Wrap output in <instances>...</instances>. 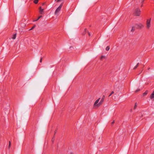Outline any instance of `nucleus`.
Masks as SVG:
<instances>
[{"instance_id":"nucleus-6","label":"nucleus","mask_w":154,"mask_h":154,"mask_svg":"<svg viewBox=\"0 0 154 154\" xmlns=\"http://www.w3.org/2000/svg\"><path fill=\"white\" fill-rule=\"evenodd\" d=\"M136 25L137 27L138 28L140 29H141L143 27V25L141 23L136 24Z\"/></svg>"},{"instance_id":"nucleus-1","label":"nucleus","mask_w":154,"mask_h":154,"mask_svg":"<svg viewBox=\"0 0 154 154\" xmlns=\"http://www.w3.org/2000/svg\"><path fill=\"white\" fill-rule=\"evenodd\" d=\"M151 19H147L146 21V27L147 29H149L150 27L151 26Z\"/></svg>"},{"instance_id":"nucleus-8","label":"nucleus","mask_w":154,"mask_h":154,"mask_svg":"<svg viewBox=\"0 0 154 154\" xmlns=\"http://www.w3.org/2000/svg\"><path fill=\"white\" fill-rule=\"evenodd\" d=\"M39 12L40 14H43V12L44 11V9L43 8H42L41 7H39Z\"/></svg>"},{"instance_id":"nucleus-26","label":"nucleus","mask_w":154,"mask_h":154,"mask_svg":"<svg viewBox=\"0 0 154 154\" xmlns=\"http://www.w3.org/2000/svg\"><path fill=\"white\" fill-rule=\"evenodd\" d=\"M84 30H85V32H87V29H85Z\"/></svg>"},{"instance_id":"nucleus-5","label":"nucleus","mask_w":154,"mask_h":154,"mask_svg":"<svg viewBox=\"0 0 154 154\" xmlns=\"http://www.w3.org/2000/svg\"><path fill=\"white\" fill-rule=\"evenodd\" d=\"M100 98H98L97 100L94 103V106H97V107H98L100 106H98V103L99 101L100 100Z\"/></svg>"},{"instance_id":"nucleus-18","label":"nucleus","mask_w":154,"mask_h":154,"mask_svg":"<svg viewBox=\"0 0 154 154\" xmlns=\"http://www.w3.org/2000/svg\"><path fill=\"white\" fill-rule=\"evenodd\" d=\"M114 91H112L111 92V94H109V97L112 94H114Z\"/></svg>"},{"instance_id":"nucleus-23","label":"nucleus","mask_w":154,"mask_h":154,"mask_svg":"<svg viewBox=\"0 0 154 154\" xmlns=\"http://www.w3.org/2000/svg\"><path fill=\"white\" fill-rule=\"evenodd\" d=\"M140 90L139 89H137L135 91V92H137L139 91H140Z\"/></svg>"},{"instance_id":"nucleus-9","label":"nucleus","mask_w":154,"mask_h":154,"mask_svg":"<svg viewBox=\"0 0 154 154\" xmlns=\"http://www.w3.org/2000/svg\"><path fill=\"white\" fill-rule=\"evenodd\" d=\"M16 34H17L16 33L13 35V36L12 37V38L13 39H14L16 38Z\"/></svg>"},{"instance_id":"nucleus-31","label":"nucleus","mask_w":154,"mask_h":154,"mask_svg":"<svg viewBox=\"0 0 154 154\" xmlns=\"http://www.w3.org/2000/svg\"><path fill=\"white\" fill-rule=\"evenodd\" d=\"M57 0H55V1H56V2H57Z\"/></svg>"},{"instance_id":"nucleus-30","label":"nucleus","mask_w":154,"mask_h":154,"mask_svg":"<svg viewBox=\"0 0 154 154\" xmlns=\"http://www.w3.org/2000/svg\"><path fill=\"white\" fill-rule=\"evenodd\" d=\"M150 68H148V70H149L150 69Z\"/></svg>"},{"instance_id":"nucleus-7","label":"nucleus","mask_w":154,"mask_h":154,"mask_svg":"<svg viewBox=\"0 0 154 154\" xmlns=\"http://www.w3.org/2000/svg\"><path fill=\"white\" fill-rule=\"evenodd\" d=\"M150 98L151 99L154 100V91H153L150 96Z\"/></svg>"},{"instance_id":"nucleus-22","label":"nucleus","mask_w":154,"mask_h":154,"mask_svg":"<svg viewBox=\"0 0 154 154\" xmlns=\"http://www.w3.org/2000/svg\"><path fill=\"white\" fill-rule=\"evenodd\" d=\"M54 137H53L52 139V140H51V141H52V142H54Z\"/></svg>"},{"instance_id":"nucleus-13","label":"nucleus","mask_w":154,"mask_h":154,"mask_svg":"<svg viewBox=\"0 0 154 154\" xmlns=\"http://www.w3.org/2000/svg\"><path fill=\"white\" fill-rule=\"evenodd\" d=\"M139 65V63H138L137 65L134 68V69H135Z\"/></svg>"},{"instance_id":"nucleus-17","label":"nucleus","mask_w":154,"mask_h":154,"mask_svg":"<svg viewBox=\"0 0 154 154\" xmlns=\"http://www.w3.org/2000/svg\"><path fill=\"white\" fill-rule=\"evenodd\" d=\"M35 27V25L33 26L31 29H29V30H32Z\"/></svg>"},{"instance_id":"nucleus-11","label":"nucleus","mask_w":154,"mask_h":154,"mask_svg":"<svg viewBox=\"0 0 154 154\" xmlns=\"http://www.w3.org/2000/svg\"><path fill=\"white\" fill-rule=\"evenodd\" d=\"M38 0H34L33 1V2L35 4H36L38 3Z\"/></svg>"},{"instance_id":"nucleus-28","label":"nucleus","mask_w":154,"mask_h":154,"mask_svg":"<svg viewBox=\"0 0 154 154\" xmlns=\"http://www.w3.org/2000/svg\"><path fill=\"white\" fill-rule=\"evenodd\" d=\"M144 0H142V1H141V2H142V3H143V2H144Z\"/></svg>"},{"instance_id":"nucleus-20","label":"nucleus","mask_w":154,"mask_h":154,"mask_svg":"<svg viewBox=\"0 0 154 154\" xmlns=\"http://www.w3.org/2000/svg\"><path fill=\"white\" fill-rule=\"evenodd\" d=\"M42 17V16H40L36 20V21L38 20H39L40 18H41Z\"/></svg>"},{"instance_id":"nucleus-4","label":"nucleus","mask_w":154,"mask_h":154,"mask_svg":"<svg viewBox=\"0 0 154 154\" xmlns=\"http://www.w3.org/2000/svg\"><path fill=\"white\" fill-rule=\"evenodd\" d=\"M105 98V96L104 95H103V97H102V99H101L100 101L98 103V106H100L102 104V103L103 100L104 98Z\"/></svg>"},{"instance_id":"nucleus-32","label":"nucleus","mask_w":154,"mask_h":154,"mask_svg":"<svg viewBox=\"0 0 154 154\" xmlns=\"http://www.w3.org/2000/svg\"><path fill=\"white\" fill-rule=\"evenodd\" d=\"M71 154H72V153H71Z\"/></svg>"},{"instance_id":"nucleus-2","label":"nucleus","mask_w":154,"mask_h":154,"mask_svg":"<svg viewBox=\"0 0 154 154\" xmlns=\"http://www.w3.org/2000/svg\"><path fill=\"white\" fill-rule=\"evenodd\" d=\"M140 10L138 8H136L134 11V15L136 16H139L140 14Z\"/></svg>"},{"instance_id":"nucleus-12","label":"nucleus","mask_w":154,"mask_h":154,"mask_svg":"<svg viewBox=\"0 0 154 154\" xmlns=\"http://www.w3.org/2000/svg\"><path fill=\"white\" fill-rule=\"evenodd\" d=\"M147 94V92L146 91L143 94V96H146Z\"/></svg>"},{"instance_id":"nucleus-27","label":"nucleus","mask_w":154,"mask_h":154,"mask_svg":"<svg viewBox=\"0 0 154 154\" xmlns=\"http://www.w3.org/2000/svg\"><path fill=\"white\" fill-rule=\"evenodd\" d=\"M88 34L89 35V36H90V35H90V33L89 32H88Z\"/></svg>"},{"instance_id":"nucleus-15","label":"nucleus","mask_w":154,"mask_h":154,"mask_svg":"<svg viewBox=\"0 0 154 154\" xmlns=\"http://www.w3.org/2000/svg\"><path fill=\"white\" fill-rule=\"evenodd\" d=\"M109 48H109V46H107V47H106V51H108V50L109 49Z\"/></svg>"},{"instance_id":"nucleus-29","label":"nucleus","mask_w":154,"mask_h":154,"mask_svg":"<svg viewBox=\"0 0 154 154\" xmlns=\"http://www.w3.org/2000/svg\"><path fill=\"white\" fill-rule=\"evenodd\" d=\"M44 4H45V3H43L42 4V5H44Z\"/></svg>"},{"instance_id":"nucleus-10","label":"nucleus","mask_w":154,"mask_h":154,"mask_svg":"<svg viewBox=\"0 0 154 154\" xmlns=\"http://www.w3.org/2000/svg\"><path fill=\"white\" fill-rule=\"evenodd\" d=\"M135 28L134 26H133L132 28V29H131V31L132 32H133L135 30Z\"/></svg>"},{"instance_id":"nucleus-25","label":"nucleus","mask_w":154,"mask_h":154,"mask_svg":"<svg viewBox=\"0 0 154 154\" xmlns=\"http://www.w3.org/2000/svg\"><path fill=\"white\" fill-rule=\"evenodd\" d=\"M42 58H41V59L40 60V62L41 63V62H42Z\"/></svg>"},{"instance_id":"nucleus-16","label":"nucleus","mask_w":154,"mask_h":154,"mask_svg":"<svg viewBox=\"0 0 154 154\" xmlns=\"http://www.w3.org/2000/svg\"><path fill=\"white\" fill-rule=\"evenodd\" d=\"M11 146V142L10 141L9 142L8 148H10Z\"/></svg>"},{"instance_id":"nucleus-14","label":"nucleus","mask_w":154,"mask_h":154,"mask_svg":"<svg viewBox=\"0 0 154 154\" xmlns=\"http://www.w3.org/2000/svg\"><path fill=\"white\" fill-rule=\"evenodd\" d=\"M137 103H135V105H134V109H135L137 107Z\"/></svg>"},{"instance_id":"nucleus-24","label":"nucleus","mask_w":154,"mask_h":154,"mask_svg":"<svg viewBox=\"0 0 154 154\" xmlns=\"http://www.w3.org/2000/svg\"><path fill=\"white\" fill-rule=\"evenodd\" d=\"M115 122V121L114 120L113 121V122H112V124H113V123H114Z\"/></svg>"},{"instance_id":"nucleus-19","label":"nucleus","mask_w":154,"mask_h":154,"mask_svg":"<svg viewBox=\"0 0 154 154\" xmlns=\"http://www.w3.org/2000/svg\"><path fill=\"white\" fill-rule=\"evenodd\" d=\"M105 58V57L104 56L102 55L101 57L100 58L101 59H102L103 58Z\"/></svg>"},{"instance_id":"nucleus-3","label":"nucleus","mask_w":154,"mask_h":154,"mask_svg":"<svg viewBox=\"0 0 154 154\" xmlns=\"http://www.w3.org/2000/svg\"><path fill=\"white\" fill-rule=\"evenodd\" d=\"M63 5L62 4H61L59 6L56 10L54 14L56 15H58V13L60 10L61 7Z\"/></svg>"},{"instance_id":"nucleus-21","label":"nucleus","mask_w":154,"mask_h":154,"mask_svg":"<svg viewBox=\"0 0 154 154\" xmlns=\"http://www.w3.org/2000/svg\"><path fill=\"white\" fill-rule=\"evenodd\" d=\"M64 0H57V2H61L64 1Z\"/></svg>"}]
</instances>
